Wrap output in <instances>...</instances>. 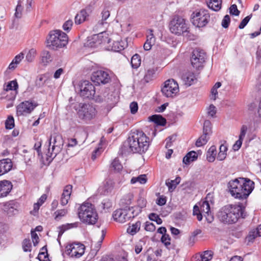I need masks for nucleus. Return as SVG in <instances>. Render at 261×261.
Listing matches in <instances>:
<instances>
[{
    "label": "nucleus",
    "instance_id": "44",
    "mask_svg": "<svg viewBox=\"0 0 261 261\" xmlns=\"http://www.w3.org/2000/svg\"><path fill=\"white\" fill-rule=\"evenodd\" d=\"M141 63L140 56L138 54L134 55L131 59V64L133 68H137L140 66Z\"/></svg>",
    "mask_w": 261,
    "mask_h": 261
},
{
    "label": "nucleus",
    "instance_id": "22",
    "mask_svg": "<svg viewBox=\"0 0 261 261\" xmlns=\"http://www.w3.org/2000/svg\"><path fill=\"white\" fill-rule=\"evenodd\" d=\"M114 182L111 179L106 180L98 188L100 194L106 195L111 192L114 188Z\"/></svg>",
    "mask_w": 261,
    "mask_h": 261
},
{
    "label": "nucleus",
    "instance_id": "42",
    "mask_svg": "<svg viewBox=\"0 0 261 261\" xmlns=\"http://www.w3.org/2000/svg\"><path fill=\"white\" fill-rule=\"evenodd\" d=\"M147 178L145 174H141L138 177H133L130 180L132 184L139 182L141 184H144L146 182Z\"/></svg>",
    "mask_w": 261,
    "mask_h": 261
},
{
    "label": "nucleus",
    "instance_id": "40",
    "mask_svg": "<svg viewBox=\"0 0 261 261\" xmlns=\"http://www.w3.org/2000/svg\"><path fill=\"white\" fill-rule=\"evenodd\" d=\"M180 181V177H177L174 180H171L168 181H166V185L168 187L169 191L172 192L175 189Z\"/></svg>",
    "mask_w": 261,
    "mask_h": 261
},
{
    "label": "nucleus",
    "instance_id": "45",
    "mask_svg": "<svg viewBox=\"0 0 261 261\" xmlns=\"http://www.w3.org/2000/svg\"><path fill=\"white\" fill-rule=\"evenodd\" d=\"M52 60V57L49 51L44 50L42 54V62L45 64L49 63Z\"/></svg>",
    "mask_w": 261,
    "mask_h": 261
},
{
    "label": "nucleus",
    "instance_id": "53",
    "mask_svg": "<svg viewBox=\"0 0 261 261\" xmlns=\"http://www.w3.org/2000/svg\"><path fill=\"white\" fill-rule=\"evenodd\" d=\"M18 84L16 81H12L10 82L6 87L5 90H15L18 88Z\"/></svg>",
    "mask_w": 261,
    "mask_h": 261
},
{
    "label": "nucleus",
    "instance_id": "21",
    "mask_svg": "<svg viewBox=\"0 0 261 261\" xmlns=\"http://www.w3.org/2000/svg\"><path fill=\"white\" fill-rule=\"evenodd\" d=\"M72 186L70 185L66 186L63 190L60 199L61 204L65 206L68 203L72 193Z\"/></svg>",
    "mask_w": 261,
    "mask_h": 261
},
{
    "label": "nucleus",
    "instance_id": "49",
    "mask_svg": "<svg viewBox=\"0 0 261 261\" xmlns=\"http://www.w3.org/2000/svg\"><path fill=\"white\" fill-rule=\"evenodd\" d=\"M14 119L12 116H9L5 121V127L6 129H12L14 127Z\"/></svg>",
    "mask_w": 261,
    "mask_h": 261
},
{
    "label": "nucleus",
    "instance_id": "39",
    "mask_svg": "<svg viewBox=\"0 0 261 261\" xmlns=\"http://www.w3.org/2000/svg\"><path fill=\"white\" fill-rule=\"evenodd\" d=\"M210 139V136L203 133V134L197 140L195 145L197 147H201L205 145Z\"/></svg>",
    "mask_w": 261,
    "mask_h": 261
},
{
    "label": "nucleus",
    "instance_id": "46",
    "mask_svg": "<svg viewBox=\"0 0 261 261\" xmlns=\"http://www.w3.org/2000/svg\"><path fill=\"white\" fill-rule=\"evenodd\" d=\"M42 251L38 254V259L40 261H47L48 259V254L47 249L43 247L41 248Z\"/></svg>",
    "mask_w": 261,
    "mask_h": 261
},
{
    "label": "nucleus",
    "instance_id": "54",
    "mask_svg": "<svg viewBox=\"0 0 261 261\" xmlns=\"http://www.w3.org/2000/svg\"><path fill=\"white\" fill-rule=\"evenodd\" d=\"M149 218L150 220L156 222L158 224H161L163 222L159 216L155 213H151L149 216Z\"/></svg>",
    "mask_w": 261,
    "mask_h": 261
},
{
    "label": "nucleus",
    "instance_id": "16",
    "mask_svg": "<svg viewBox=\"0 0 261 261\" xmlns=\"http://www.w3.org/2000/svg\"><path fill=\"white\" fill-rule=\"evenodd\" d=\"M95 93V87L90 82L85 81L80 86V95L83 98H93Z\"/></svg>",
    "mask_w": 261,
    "mask_h": 261
},
{
    "label": "nucleus",
    "instance_id": "27",
    "mask_svg": "<svg viewBox=\"0 0 261 261\" xmlns=\"http://www.w3.org/2000/svg\"><path fill=\"white\" fill-rule=\"evenodd\" d=\"M23 58L24 54L23 53L17 55L9 64L8 68L10 70H14Z\"/></svg>",
    "mask_w": 261,
    "mask_h": 261
},
{
    "label": "nucleus",
    "instance_id": "19",
    "mask_svg": "<svg viewBox=\"0 0 261 261\" xmlns=\"http://www.w3.org/2000/svg\"><path fill=\"white\" fill-rule=\"evenodd\" d=\"M13 188L12 182L7 180L0 181V198L6 197Z\"/></svg>",
    "mask_w": 261,
    "mask_h": 261
},
{
    "label": "nucleus",
    "instance_id": "9",
    "mask_svg": "<svg viewBox=\"0 0 261 261\" xmlns=\"http://www.w3.org/2000/svg\"><path fill=\"white\" fill-rule=\"evenodd\" d=\"M210 19V15L207 10L200 9L196 11L192 14V22L197 27L205 26Z\"/></svg>",
    "mask_w": 261,
    "mask_h": 261
},
{
    "label": "nucleus",
    "instance_id": "35",
    "mask_svg": "<svg viewBox=\"0 0 261 261\" xmlns=\"http://www.w3.org/2000/svg\"><path fill=\"white\" fill-rule=\"evenodd\" d=\"M257 237H261V224L255 230H252L250 231L247 238L249 242H253Z\"/></svg>",
    "mask_w": 261,
    "mask_h": 261
},
{
    "label": "nucleus",
    "instance_id": "56",
    "mask_svg": "<svg viewBox=\"0 0 261 261\" xmlns=\"http://www.w3.org/2000/svg\"><path fill=\"white\" fill-rule=\"evenodd\" d=\"M21 2L19 1L17 3V5L16 8V11L15 15L17 18H20L21 16V12L22 10V6H21Z\"/></svg>",
    "mask_w": 261,
    "mask_h": 261
},
{
    "label": "nucleus",
    "instance_id": "12",
    "mask_svg": "<svg viewBox=\"0 0 261 261\" xmlns=\"http://www.w3.org/2000/svg\"><path fill=\"white\" fill-rule=\"evenodd\" d=\"M85 246L80 243H73L66 247V253L72 258H80L84 253Z\"/></svg>",
    "mask_w": 261,
    "mask_h": 261
},
{
    "label": "nucleus",
    "instance_id": "34",
    "mask_svg": "<svg viewBox=\"0 0 261 261\" xmlns=\"http://www.w3.org/2000/svg\"><path fill=\"white\" fill-rule=\"evenodd\" d=\"M217 154L216 147L214 145L212 146L208 150L206 153V159L209 162H213L216 158Z\"/></svg>",
    "mask_w": 261,
    "mask_h": 261
},
{
    "label": "nucleus",
    "instance_id": "14",
    "mask_svg": "<svg viewBox=\"0 0 261 261\" xmlns=\"http://www.w3.org/2000/svg\"><path fill=\"white\" fill-rule=\"evenodd\" d=\"M91 81L97 85H105L111 81L109 73L106 71L98 70L94 71L91 76Z\"/></svg>",
    "mask_w": 261,
    "mask_h": 261
},
{
    "label": "nucleus",
    "instance_id": "47",
    "mask_svg": "<svg viewBox=\"0 0 261 261\" xmlns=\"http://www.w3.org/2000/svg\"><path fill=\"white\" fill-rule=\"evenodd\" d=\"M213 255V252L212 251H205L201 255V261H210L212 259Z\"/></svg>",
    "mask_w": 261,
    "mask_h": 261
},
{
    "label": "nucleus",
    "instance_id": "51",
    "mask_svg": "<svg viewBox=\"0 0 261 261\" xmlns=\"http://www.w3.org/2000/svg\"><path fill=\"white\" fill-rule=\"evenodd\" d=\"M32 244L30 239H24L22 242V248L24 252L31 251Z\"/></svg>",
    "mask_w": 261,
    "mask_h": 261
},
{
    "label": "nucleus",
    "instance_id": "30",
    "mask_svg": "<svg viewBox=\"0 0 261 261\" xmlns=\"http://www.w3.org/2000/svg\"><path fill=\"white\" fill-rule=\"evenodd\" d=\"M206 3L209 8L217 11L221 8L222 0H206Z\"/></svg>",
    "mask_w": 261,
    "mask_h": 261
},
{
    "label": "nucleus",
    "instance_id": "59",
    "mask_svg": "<svg viewBox=\"0 0 261 261\" xmlns=\"http://www.w3.org/2000/svg\"><path fill=\"white\" fill-rule=\"evenodd\" d=\"M154 71L153 69L148 70L144 77L145 81L147 83L149 82L150 80H151Z\"/></svg>",
    "mask_w": 261,
    "mask_h": 261
},
{
    "label": "nucleus",
    "instance_id": "24",
    "mask_svg": "<svg viewBox=\"0 0 261 261\" xmlns=\"http://www.w3.org/2000/svg\"><path fill=\"white\" fill-rule=\"evenodd\" d=\"M80 224L79 222H75L71 223H66L59 226L58 228L59 230L58 237H61L64 232L68 230L78 227Z\"/></svg>",
    "mask_w": 261,
    "mask_h": 261
},
{
    "label": "nucleus",
    "instance_id": "62",
    "mask_svg": "<svg viewBox=\"0 0 261 261\" xmlns=\"http://www.w3.org/2000/svg\"><path fill=\"white\" fill-rule=\"evenodd\" d=\"M103 149L101 147H98L95 149L92 152L91 158L93 160H94L97 156H99L101 153L103 151Z\"/></svg>",
    "mask_w": 261,
    "mask_h": 261
},
{
    "label": "nucleus",
    "instance_id": "29",
    "mask_svg": "<svg viewBox=\"0 0 261 261\" xmlns=\"http://www.w3.org/2000/svg\"><path fill=\"white\" fill-rule=\"evenodd\" d=\"M141 225V222L140 221H138L135 223H133L127 228V232L132 236L135 235L140 230Z\"/></svg>",
    "mask_w": 261,
    "mask_h": 261
},
{
    "label": "nucleus",
    "instance_id": "52",
    "mask_svg": "<svg viewBox=\"0 0 261 261\" xmlns=\"http://www.w3.org/2000/svg\"><path fill=\"white\" fill-rule=\"evenodd\" d=\"M133 199V195L128 194L125 196L124 198L121 200V202L122 204L126 205L127 207L128 205H129L131 204Z\"/></svg>",
    "mask_w": 261,
    "mask_h": 261
},
{
    "label": "nucleus",
    "instance_id": "23",
    "mask_svg": "<svg viewBox=\"0 0 261 261\" xmlns=\"http://www.w3.org/2000/svg\"><path fill=\"white\" fill-rule=\"evenodd\" d=\"M181 79L186 85L189 86L194 84L197 81L195 73L190 71H187L184 73Z\"/></svg>",
    "mask_w": 261,
    "mask_h": 261
},
{
    "label": "nucleus",
    "instance_id": "3",
    "mask_svg": "<svg viewBox=\"0 0 261 261\" xmlns=\"http://www.w3.org/2000/svg\"><path fill=\"white\" fill-rule=\"evenodd\" d=\"M128 146L133 153L145 152L149 146V138L142 130L132 132L128 138Z\"/></svg>",
    "mask_w": 261,
    "mask_h": 261
},
{
    "label": "nucleus",
    "instance_id": "25",
    "mask_svg": "<svg viewBox=\"0 0 261 261\" xmlns=\"http://www.w3.org/2000/svg\"><path fill=\"white\" fill-rule=\"evenodd\" d=\"M147 39L144 44V48L146 50H149L151 49L152 46L155 43V37L153 34V31L149 30V34L147 35Z\"/></svg>",
    "mask_w": 261,
    "mask_h": 261
},
{
    "label": "nucleus",
    "instance_id": "33",
    "mask_svg": "<svg viewBox=\"0 0 261 261\" xmlns=\"http://www.w3.org/2000/svg\"><path fill=\"white\" fill-rule=\"evenodd\" d=\"M49 80L48 73H44L39 75L36 81L37 86L41 87H43L45 83Z\"/></svg>",
    "mask_w": 261,
    "mask_h": 261
},
{
    "label": "nucleus",
    "instance_id": "58",
    "mask_svg": "<svg viewBox=\"0 0 261 261\" xmlns=\"http://www.w3.org/2000/svg\"><path fill=\"white\" fill-rule=\"evenodd\" d=\"M252 17L251 15H248L245 17L241 22L240 24L239 25V28L240 29H243L244 27L247 24L250 19Z\"/></svg>",
    "mask_w": 261,
    "mask_h": 261
},
{
    "label": "nucleus",
    "instance_id": "32",
    "mask_svg": "<svg viewBox=\"0 0 261 261\" xmlns=\"http://www.w3.org/2000/svg\"><path fill=\"white\" fill-rule=\"evenodd\" d=\"M198 157L197 153L194 151L188 152L183 158V163L186 165L189 164L191 162L195 161Z\"/></svg>",
    "mask_w": 261,
    "mask_h": 261
},
{
    "label": "nucleus",
    "instance_id": "8",
    "mask_svg": "<svg viewBox=\"0 0 261 261\" xmlns=\"http://www.w3.org/2000/svg\"><path fill=\"white\" fill-rule=\"evenodd\" d=\"M161 92L163 95L167 98L175 97L179 92L177 82L172 79L166 80L164 83Z\"/></svg>",
    "mask_w": 261,
    "mask_h": 261
},
{
    "label": "nucleus",
    "instance_id": "43",
    "mask_svg": "<svg viewBox=\"0 0 261 261\" xmlns=\"http://www.w3.org/2000/svg\"><path fill=\"white\" fill-rule=\"evenodd\" d=\"M203 133L210 136L212 135V124L210 121L207 120L204 121L203 123Z\"/></svg>",
    "mask_w": 261,
    "mask_h": 261
},
{
    "label": "nucleus",
    "instance_id": "61",
    "mask_svg": "<svg viewBox=\"0 0 261 261\" xmlns=\"http://www.w3.org/2000/svg\"><path fill=\"white\" fill-rule=\"evenodd\" d=\"M170 237L168 234L163 235L161 238V242L166 246L170 245Z\"/></svg>",
    "mask_w": 261,
    "mask_h": 261
},
{
    "label": "nucleus",
    "instance_id": "36",
    "mask_svg": "<svg viewBox=\"0 0 261 261\" xmlns=\"http://www.w3.org/2000/svg\"><path fill=\"white\" fill-rule=\"evenodd\" d=\"M68 211L67 208L58 210L54 213V219L57 221H60L62 218L66 216Z\"/></svg>",
    "mask_w": 261,
    "mask_h": 261
},
{
    "label": "nucleus",
    "instance_id": "18",
    "mask_svg": "<svg viewBox=\"0 0 261 261\" xmlns=\"http://www.w3.org/2000/svg\"><path fill=\"white\" fill-rule=\"evenodd\" d=\"M114 219L119 223H124L131 217L128 216L127 212L126 210L118 209L116 210L113 214Z\"/></svg>",
    "mask_w": 261,
    "mask_h": 261
},
{
    "label": "nucleus",
    "instance_id": "48",
    "mask_svg": "<svg viewBox=\"0 0 261 261\" xmlns=\"http://www.w3.org/2000/svg\"><path fill=\"white\" fill-rule=\"evenodd\" d=\"M101 23L103 24L106 22V21L107 19L110 17V11L109 10V9L108 7H106L103 8L102 10L101 13Z\"/></svg>",
    "mask_w": 261,
    "mask_h": 261
},
{
    "label": "nucleus",
    "instance_id": "20",
    "mask_svg": "<svg viewBox=\"0 0 261 261\" xmlns=\"http://www.w3.org/2000/svg\"><path fill=\"white\" fill-rule=\"evenodd\" d=\"M13 163L11 159L7 158L0 160V176L9 172L12 168Z\"/></svg>",
    "mask_w": 261,
    "mask_h": 261
},
{
    "label": "nucleus",
    "instance_id": "4",
    "mask_svg": "<svg viewBox=\"0 0 261 261\" xmlns=\"http://www.w3.org/2000/svg\"><path fill=\"white\" fill-rule=\"evenodd\" d=\"M77 215L81 221L87 225H94L98 219L94 205L88 202H84L80 205L77 209Z\"/></svg>",
    "mask_w": 261,
    "mask_h": 261
},
{
    "label": "nucleus",
    "instance_id": "63",
    "mask_svg": "<svg viewBox=\"0 0 261 261\" xmlns=\"http://www.w3.org/2000/svg\"><path fill=\"white\" fill-rule=\"evenodd\" d=\"M229 13L230 14L238 16L240 14V11L238 10L236 5H232L229 8Z\"/></svg>",
    "mask_w": 261,
    "mask_h": 261
},
{
    "label": "nucleus",
    "instance_id": "55",
    "mask_svg": "<svg viewBox=\"0 0 261 261\" xmlns=\"http://www.w3.org/2000/svg\"><path fill=\"white\" fill-rule=\"evenodd\" d=\"M73 25V22L72 20H68L66 21L63 25V29L65 31H66L67 32H69Z\"/></svg>",
    "mask_w": 261,
    "mask_h": 261
},
{
    "label": "nucleus",
    "instance_id": "38",
    "mask_svg": "<svg viewBox=\"0 0 261 261\" xmlns=\"http://www.w3.org/2000/svg\"><path fill=\"white\" fill-rule=\"evenodd\" d=\"M110 168L111 170H113L114 172H119L122 170L123 166L119 160L115 158L112 162Z\"/></svg>",
    "mask_w": 261,
    "mask_h": 261
},
{
    "label": "nucleus",
    "instance_id": "7",
    "mask_svg": "<svg viewBox=\"0 0 261 261\" xmlns=\"http://www.w3.org/2000/svg\"><path fill=\"white\" fill-rule=\"evenodd\" d=\"M64 141L62 136L58 133H54L49 139V148L47 155L50 158H55L61 150Z\"/></svg>",
    "mask_w": 261,
    "mask_h": 261
},
{
    "label": "nucleus",
    "instance_id": "2",
    "mask_svg": "<svg viewBox=\"0 0 261 261\" xmlns=\"http://www.w3.org/2000/svg\"><path fill=\"white\" fill-rule=\"evenodd\" d=\"M245 206L243 203L228 204L222 207L218 213L219 220L225 224H233L244 218Z\"/></svg>",
    "mask_w": 261,
    "mask_h": 261
},
{
    "label": "nucleus",
    "instance_id": "50",
    "mask_svg": "<svg viewBox=\"0 0 261 261\" xmlns=\"http://www.w3.org/2000/svg\"><path fill=\"white\" fill-rule=\"evenodd\" d=\"M193 215L197 216V219L198 221L202 219L203 214L201 213L200 207L195 205L193 207Z\"/></svg>",
    "mask_w": 261,
    "mask_h": 261
},
{
    "label": "nucleus",
    "instance_id": "57",
    "mask_svg": "<svg viewBox=\"0 0 261 261\" xmlns=\"http://www.w3.org/2000/svg\"><path fill=\"white\" fill-rule=\"evenodd\" d=\"M144 229L147 231L153 232L155 230V226L152 223L146 222L145 224Z\"/></svg>",
    "mask_w": 261,
    "mask_h": 261
},
{
    "label": "nucleus",
    "instance_id": "10",
    "mask_svg": "<svg viewBox=\"0 0 261 261\" xmlns=\"http://www.w3.org/2000/svg\"><path fill=\"white\" fill-rule=\"evenodd\" d=\"M206 57V53L200 48H195L192 53L190 62L192 66L196 69L203 68Z\"/></svg>",
    "mask_w": 261,
    "mask_h": 261
},
{
    "label": "nucleus",
    "instance_id": "28",
    "mask_svg": "<svg viewBox=\"0 0 261 261\" xmlns=\"http://www.w3.org/2000/svg\"><path fill=\"white\" fill-rule=\"evenodd\" d=\"M88 14L85 9H82L78 13L75 17V23L77 24H80L84 22L87 17Z\"/></svg>",
    "mask_w": 261,
    "mask_h": 261
},
{
    "label": "nucleus",
    "instance_id": "26",
    "mask_svg": "<svg viewBox=\"0 0 261 261\" xmlns=\"http://www.w3.org/2000/svg\"><path fill=\"white\" fill-rule=\"evenodd\" d=\"M2 205L3 211L10 216L13 215L14 211H16V209L15 208V203L13 201L4 202Z\"/></svg>",
    "mask_w": 261,
    "mask_h": 261
},
{
    "label": "nucleus",
    "instance_id": "1",
    "mask_svg": "<svg viewBox=\"0 0 261 261\" xmlns=\"http://www.w3.org/2000/svg\"><path fill=\"white\" fill-rule=\"evenodd\" d=\"M231 196L240 200L246 199L254 188V182L248 178L239 177L228 184Z\"/></svg>",
    "mask_w": 261,
    "mask_h": 261
},
{
    "label": "nucleus",
    "instance_id": "37",
    "mask_svg": "<svg viewBox=\"0 0 261 261\" xmlns=\"http://www.w3.org/2000/svg\"><path fill=\"white\" fill-rule=\"evenodd\" d=\"M227 146L221 144L219 147V152L217 157V160L220 161L224 160L227 155Z\"/></svg>",
    "mask_w": 261,
    "mask_h": 261
},
{
    "label": "nucleus",
    "instance_id": "64",
    "mask_svg": "<svg viewBox=\"0 0 261 261\" xmlns=\"http://www.w3.org/2000/svg\"><path fill=\"white\" fill-rule=\"evenodd\" d=\"M166 197L164 195H161L157 198L156 203L160 206H163L166 204Z\"/></svg>",
    "mask_w": 261,
    "mask_h": 261
},
{
    "label": "nucleus",
    "instance_id": "60",
    "mask_svg": "<svg viewBox=\"0 0 261 261\" xmlns=\"http://www.w3.org/2000/svg\"><path fill=\"white\" fill-rule=\"evenodd\" d=\"M230 21V18L228 15H226L222 21V26L224 28H227L229 27Z\"/></svg>",
    "mask_w": 261,
    "mask_h": 261
},
{
    "label": "nucleus",
    "instance_id": "17",
    "mask_svg": "<svg viewBox=\"0 0 261 261\" xmlns=\"http://www.w3.org/2000/svg\"><path fill=\"white\" fill-rule=\"evenodd\" d=\"M208 194L206 197V199H207ZM200 207L201 209V213H202L203 216L205 217L208 223H211L213 220L214 217L211 214L210 211V205L207 200L203 201L201 202Z\"/></svg>",
    "mask_w": 261,
    "mask_h": 261
},
{
    "label": "nucleus",
    "instance_id": "13",
    "mask_svg": "<svg viewBox=\"0 0 261 261\" xmlns=\"http://www.w3.org/2000/svg\"><path fill=\"white\" fill-rule=\"evenodd\" d=\"M79 117L85 120H91L96 115V110L92 105L83 104L80 108L78 112Z\"/></svg>",
    "mask_w": 261,
    "mask_h": 261
},
{
    "label": "nucleus",
    "instance_id": "11",
    "mask_svg": "<svg viewBox=\"0 0 261 261\" xmlns=\"http://www.w3.org/2000/svg\"><path fill=\"white\" fill-rule=\"evenodd\" d=\"M37 106V102L31 100L21 102L16 106V115L27 116L31 113Z\"/></svg>",
    "mask_w": 261,
    "mask_h": 261
},
{
    "label": "nucleus",
    "instance_id": "31",
    "mask_svg": "<svg viewBox=\"0 0 261 261\" xmlns=\"http://www.w3.org/2000/svg\"><path fill=\"white\" fill-rule=\"evenodd\" d=\"M149 120L159 125L164 126L166 123V120L160 115H153L149 117Z\"/></svg>",
    "mask_w": 261,
    "mask_h": 261
},
{
    "label": "nucleus",
    "instance_id": "15",
    "mask_svg": "<svg viewBox=\"0 0 261 261\" xmlns=\"http://www.w3.org/2000/svg\"><path fill=\"white\" fill-rule=\"evenodd\" d=\"M96 37L100 39V43L103 44H108L109 46L111 47L112 50L114 51H120L124 49L123 42L119 41H114L112 44L111 40L108 37V34L106 33H101L97 35Z\"/></svg>",
    "mask_w": 261,
    "mask_h": 261
},
{
    "label": "nucleus",
    "instance_id": "5",
    "mask_svg": "<svg viewBox=\"0 0 261 261\" xmlns=\"http://www.w3.org/2000/svg\"><path fill=\"white\" fill-rule=\"evenodd\" d=\"M68 42L67 35L60 30L51 31L46 39L47 45L53 49L64 47Z\"/></svg>",
    "mask_w": 261,
    "mask_h": 261
},
{
    "label": "nucleus",
    "instance_id": "41",
    "mask_svg": "<svg viewBox=\"0 0 261 261\" xmlns=\"http://www.w3.org/2000/svg\"><path fill=\"white\" fill-rule=\"evenodd\" d=\"M37 55L36 49L32 48L28 50L25 56V60L28 62H32L35 59Z\"/></svg>",
    "mask_w": 261,
    "mask_h": 261
},
{
    "label": "nucleus",
    "instance_id": "6",
    "mask_svg": "<svg viewBox=\"0 0 261 261\" xmlns=\"http://www.w3.org/2000/svg\"><path fill=\"white\" fill-rule=\"evenodd\" d=\"M169 28L172 33L178 36L189 32V29L185 19L178 15L173 16L169 23Z\"/></svg>",
    "mask_w": 261,
    "mask_h": 261
}]
</instances>
